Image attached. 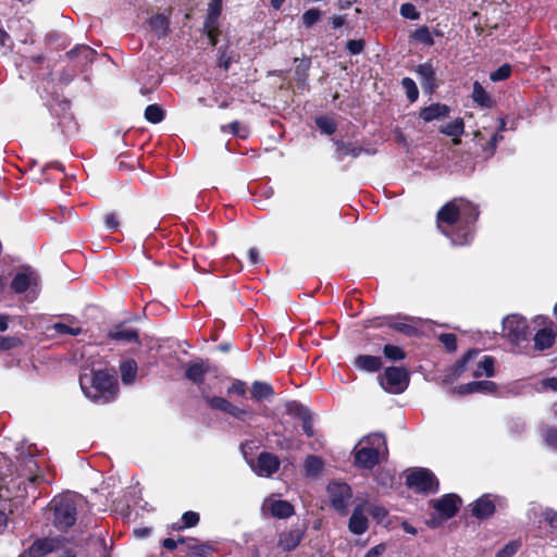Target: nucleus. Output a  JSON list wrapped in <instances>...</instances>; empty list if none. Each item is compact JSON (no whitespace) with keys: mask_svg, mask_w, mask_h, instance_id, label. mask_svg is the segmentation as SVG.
<instances>
[{"mask_svg":"<svg viewBox=\"0 0 557 557\" xmlns=\"http://www.w3.org/2000/svg\"><path fill=\"white\" fill-rule=\"evenodd\" d=\"M480 210L466 198L456 197L445 202L436 213V226L451 244H469L473 240L474 225Z\"/></svg>","mask_w":557,"mask_h":557,"instance_id":"f257e3e1","label":"nucleus"},{"mask_svg":"<svg viewBox=\"0 0 557 557\" xmlns=\"http://www.w3.org/2000/svg\"><path fill=\"white\" fill-rule=\"evenodd\" d=\"M79 385L85 396L95 403H109L117 394L115 377L104 370H91L88 373H82Z\"/></svg>","mask_w":557,"mask_h":557,"instance_id":"f03ea898","label":"nucleus"},{"mask_svg":"<svg viewBox=\"0 0 557 557\" xmlns=\"http://www.w3.org/2000/svg\"><path fill=\"white\" fill-rule=\"evenodd\" d=\"M360 448L355 449V463L362 469H372L387 454V444L383 434L374 433L360 441Z\"/></svg>","mask_w":557,"mask_h":557,"instance_id":"7ed1b4c3","label":"nucleus"},{"mask_svg":"<svg viewBox=\"0 0 557 557\" xmlns=\"http://www.w3.org/2000/svg\"><path fill=\"white\" fill-rule=\"evenodd\" d=\"M54 512L53 524L61 531L71 528L77 519L76 497L70 494L55 496L50 505Z\"/></svg>","mask_w":557,"mask_h":557,"instance_id":"20e7f679","label":"nucleus"},{"mask_svg":"<svg viewBox=\"0 0 557 557\" xmlns=\"http://www.w3.org/2000/svg\"><path fill=\"white\" fill-rule=\"evenodd\" d=\"M409 384V373L403 367H388L381 377V386L393 394L403 393Z\"/></svg>","mask_w":557,"mask_h":557,"instance_id":"39448f33","label":"nucleus"},{"mask_svg":"<svg viewBox=\"0 0 557 557\" xmlns=\"http://www.w3.org/2000/svg\"><path fill=\"white\" fill-rule=\"evenodd\" d=\"M327 495L332 507L339 513L346 515L349 500L352 497L350 486L345 482H331L327 485Z\"/></svg>","mask_w":557,"mask_h":557,"instance_id":"423d86ee","label":"nucleus"},{"mask_svg":"<svg viewBox=\"0 0 557 557\" xmlns=\"http://www.w3.org/2000/svg\"><path fill=\"white\" fill-rule=\"evenodd\" d=\"M407 485L416 488L419 492H435L438 486V482L434 474L428 469H419L407 476Z\"/></svg>","mask_w":557,"mask_h":557,"instance_id":"0eeeda50","label":"nucleus"},{"mask_svg":"<svg viewBox=\"0 0 557 557\" xmlns=\"http://www.w3.org/2000/svg\"><path fill=\"white\" fill-rule=\"evenodd\" d=\"M503 327L511 343L519 344L527 339L528 323L524 318L516 314L508 315L503 321Z\"/></svg>","mask_w":557,"mask_h":557,"instance_id":"6e6552de","label":"nucleus"},{"mask_svg":"<svg viewBox=\"0 0 557 557\" xmlns=\"http://www.w3.org/2000/svg\"><path fill=\"white\" fill-rule=\"evenodd\" d=\"M38 284V275L36 271L32 267H23L20 272L13 277L11 282V288L17 293L22 294L26 292L32 286H37Z\"/></svg>","mask_w":557,"mask_h":557,"instance_id":"1a4fd4ad","label":"nucleus"},{"mask_svg":"<svg viewBox=\"0 0 557 557\" xmlns=\"http://www.w3.org/2000/svg\"><path fill=\"white\" fill-rule=\"evenodd\" d=\"M64 544L62 537H44L35 541L28 548L32 557H42L49 553L60 549Z\"/></svg>","mask_w":557,"mask_h":557,"instance_id":"9d476101","label":"nucleus"},{"mask_svg":"<svg viewBox=\"0 0 557 557\" xmlns=\"http://www.w3.org/2000/svg\"><path fill=\"white\" fill-rule=\"evenodd\" d=\"M461 499L456 494H447L440 499L433 500V508L441 515L443 519L453 518Z\"/></svg>","mask_w":557,"mask_h":557,"instance_id":"9b49d317","label":"nucleus"},{"mask_svg":"<svg viewBox=\"0 0 557 557\" xmlns=\"http://www.w3.org/2000/svg\"><path fill=\"white\" fill-rule=\"evenodd\" d=\"M305 528H293L278 534L277 546L284 552L294 550L301 542Z\"/></svg>","mask_w":557,"mask_h":557,"instance_id":"f8f14e48","label":"nucleus"},{"mask_svg":"<svg viewBox=\"0 0 557 557\" xmlns=\"http://www.w3.org/2000/svg\"><path fill=\"white\" fill-rule=\"evenodd\" d=\"M213 370L214 368L208 360H198L187 363L185 376L193 383L201 385L203 383L205 375Z\"/></svg>","mask_w":557,"mask_h":557,"instance_id":"ddd939ff","label":"nucleus"},{"mask_svg":"<svg viewBox=\"0 0 557 557\" xmlns=\"http://www.w3.org/2000/svg\"><path fill=\"white\" fill-rule=\"evenodd\" d=\"M366 503L359 504L352 511L348 522V529L351 533L360 535L369 528V520L366 516Z\"/></svg>","mask_w":557,"mask_h":557,"instance_id":"4468645a","label":"nucleus"},{"mask_svg":"<svg viewBox=\"0 0 557 557\" xmlns=\"http://www.w3.org/2000/svg\"><path fill=\"white\" fill-rule=\"evenodd\" d=\"M450 108L441 102L432 103L428 107H423L419 111V117L424 122H432L434 120L446 119L449 116Z\"/></svg>","mask_w":557,"mask_h":557,"instance_id":"2eb2a0df","label":"nucleus"},{"mask_svg":"<svg viewBox=\"0 0 557 557\" xmlns=\"http://www.w3.org/2000/svg\"><path fill=\"white\" fill-rule=\"evenodd\" d=\"M496 384L492 381L470 382L451 388L453 394L468 395L473 393H494Z\"/></svg>","mask_w":557,"mask_h":557,"instance_id":"dca6fc26","label":"nucleus"},{"mask_svg":"<svg viewBox=\"0 0 557 557\" xmlns=\"http://www.w3.org/2000/svg\"><path fill=\"white\" fill-rule=\"evenodd\" d=\"M335 146L334 156L337 161H343L346 157L358 158L363 151V147L355 143H346L341 139H333Z\"/></svg>","mask_w":557,"mask_h":557,"instance_id":"f3484780","label":"nucleus"},{"mask_svg":"<svg viewBox=\"0 0 557 557\" xmlns=\"http://www.w3.org/2000/svg\"><path fill=\"white\" fill-rule=\"evenodd\" d=\"M280 461L276 456L269 453H261L257 460L256 472L259 475L271 476L278 470Z\"/></svg>","mask_w":557,"mask_h":557,"instance_id":"a211bd4d","label":"nucleus"},{"mask_svg":"<svg viewBox=\"0 0 557 557\" xmlns=\"http://www.w3.org/2000/svg\"><path fill=\"white\" fill-rule=\"evenodd\" d=\"M495 511V503L491 495H483L471 504V512L478 519H486Z\"/></svg>","mask_w":557,"mask_h":557,"instance_id":"6ab92c4d","label":"nucleus"},{"mask_svg":"<svg viewBox=\"0 0 557 557\" xmlns=\"http://www.w3.org/2000/svg\"><path fill=\"white\" fill-rule=\"evenodd\" d=\"M50 110L59 119L58 124L62 128H64L74 120V116L71 112V101L67 99L57 100L51 104Z\"/></svg>","mask_w":557,"mask_h":557,"instance_id":"aec40b11","label":"nucleus"},{"mask_svg":"<svg viewBox=\"0 0 557 557\" xmlns=\"http://www.w3.org/2000/svg\"><path fill=\"white\" fill-rule=\"evenodd\" d=\"M417 73L420 76L422 86L429 89L430 92H433L437 88L436 73L430 61L419 64L417 66Z\"/></svg>","mask_w":557,"mask_h":557,"instance_id":"412c9836","label":"nucleus"},{"mask_svg":"<svg viewBox=\"0 0 557 557\" xmlns=\"http://www.w3.org/2000/svg\"><path fill=\"white\" fill-rule=\"evenodd\" d=\"M441 134L453 137V143L455 145L460 144V137L465 133V122L463 119L457 117L454 121L440 126L438 128Z\"/></svg>","mask_w":557,"mask_h":557,"instance_id":"4be33fe9","label":"nucleus"},{"mask_svg":"<svg viewBox=\"0 0 557 557\" xmlns=\"http://www.w3.org/2000/svg\"><path fill=\"white\" fill-rule=\"evenodd\" d=\"M108 335L110 338H112L114 341L127 342V343H132V342L137 343L138 338H139L138 332L136 330L127 327L124 324H119V325L113 326L109 331Z\"/></svg>","mask_w":557,"mask_h":557,"instance_id":"5701e85b","label":"nucleus"},{"mask_svg":"<svg viewBox=\"0 0 557 557\" xmlns=\"http://www.w3.org/2000/svg\"><path fill=\"white\" fill-rule=\"evenodd\" d=\"M471 98L482 109H491L494 106V100L485 90L482 84L478 81L473 83V90Z\"/></svg>","mask_w":557,"mask_h":557,"instance_id":"b1692460","label":"nucleus"},{"mask_svg":"<svg viewBox=\"0 0 557 557\" xmlns=\"http://www.w3.org/2000/svg\"><path fill=\"white\" fill-rule=\"evenodd\" d=\"M294 62L296 63L295 79L298 86L304 87L308 84L311 59L307 57L301 59L295 58Z\"/></svg>","mask_w":557,"mask_h":557,"instance_id":"393cba45","label":"nucleus"},{"mask_svg":"<svg viewBox=\"0 0 557 557\" xmlns=\"http://www.w3.org/2000/svg\"><path fill=\"white\" fill-rule=\"evenodd\" d=\"M148 24L158 37H165L170 33V20L161 13L153 14Z\"/></svg>","mask_w":557,"mask_h":557,"instance_id":"a878e982","label":"nucleus"},{"mask_svg":"<svg viewBox=\"0 0 557 557\" xmlns=\"http://www.w3.org/2000/svg\"><path fill=\"white\" fill-rule=\"evenodd\" d=\"M355 366L363 371L375 372L382 367V359L376 356L360 355L355 359Z\"/></svg>","mask_w":557,"mask_h":557,"instance_id":"bb28decb","label":"nucleus"},{"mask_svg":"<svg viewBox=\"0 0 557 557\" xmlns=\"http://www.w3.org/2000/svg\"><path fill=\"white\" fill-rule=\"evenodd\" d=\"M95 54L96 51L87 45H78L66 53L71 60L79 59L83 64L92 62Z\"/></svg>","mask_w":557,"mask_h":557,"instance_id":"cd10ccee","label":"nucleus"},{"mask_svg":"<svg viewBox=\"0 0 557 557\" xmlns=\"http://www.w3.org/2000/svg\"><path fill=\"white\" fill-rule=\"evenodd\" d=\"M270 512L275 518L285 519L294 515V507L287 500H272L270 503Z\"/></svg>","mask_w":557,"mask_h":557,"instance_id":"c85d7f7f","label":"nucleus"},{"mask_svg":"<svg viewBox=\"0 0 557 557\" xmlns=\"http://www.w3.org/2000/svg\"><path fill=\"white\" fill-rule=\"evenodd\" d=\"M556 333L549 329H542L534 335V346L539 350H544L553 346Z\"/></svg>","mask_w":557,"mask_h":557,"instance_id":"c756f323","label":"nucleus"},{"mask_svg":"<svg viewBox=\"0 0 557 557\" xmlns=\"http://www.w3.org/2000/svg\"><path fill=\"white\" fill-rule=\"evenodd\" d=\"M273 394L274 391L269 383L256 381L251 385V397L257 401L268 399L273 396Z\"/></svg>","mask_w":557,"mask_h":557,"instance_id":"7c9ffc66","label":"nucleus"},{"mask_svg":"<svg viewBox=\"0 0 557 557\" xmlns=\"http://www.w3.org/2000/svg\"><path fill=\"white\" fill-rule=\"evenodd\" d=\"M201 396L211 409L226 412L230 401L223 397L211 396L206 388H201Z\"/></svg>","mask_w":557,"mask_h":557,"instance_id":"2f4dec72","label":"nucleus"},{"mask_svg":"<svg viewBox=\"0 0 557 557\" xmlns=\"http://www.w3.org/2000/svg\"><path fill=\"white\" fill-rule=\"evenodd\" d=\"M121 380L125 385L134 383L137 374V363L134 360L124 361L121 367Z\"/></svg>","mask_w":557,"mask_h":557,"instance_id":"473e14b6","label":"nucleus"},{"mask_svg":"<svg viewBox=\"0 0 557 557\" xmlns=\"http://www.w3.org/2000/svg\"><path fill=\"white\" fill-rule=\"evenodd\" d=\"M483 374L491 377L494 375V359L490 356H484L481 361L478 362L475 369L472 371V376L480 377Z\"/></svg>","mask_w":557,"mask_h":557,"instance_id":"72a5a7b5","label":"nucleus"},{"mask_svg":"<svg viewBox=\"0 0 557 557\" xmlns=\"http://www.w3.org/2000/svg\"><path fill=\"white\" fill-rule=\"evenodd\" d=\"M221 132L230 133L242 139H246L249 136V128L242 125L239 121H233L230 124L221 125Z\"/></svg>","mask_w":557,"mask_h":557,"instance_id":"f704fd0d","label":"nucleus"},{"mask_svg":"<svg viewBox=\"0 0 557 557\" xmlns=\"http://www.w3.org/2000/svg\"><path fill=\"white\" fill-rule=\"evenodd\" d=\"M144 115L148 122L152 124H158L164 120L165 112L159 104L154 103L147 106Z\"/></svg>","mask_w":557,"mask_h":557,"instance_id":"c9c22d12","label":"nucleus"},{"mask_svg":"<svg viewBox=\"0 0 557 557\" xmlns=\"http://www.w3.org/2000/svg\"><path fill=\"white\" fill-rule=\"evenodd\" d=\"M315 125L321 133L326 135H333L337 129V123L335 120L326 115L317 116Z\"/></svg>","mask_w":557,"mask_h":557,"instance_id":"e433bc0d","label":"nucleus"},{"mask_svg":"<svg viewBox=\"0 0 557 557\" xmlns=\"http://www.w3.org/2000/svg\"><path fill=\"white\" fill-rule=\"evenodd\" d=\"M323 461L320 457L308 456L305 460V472L308 476H317L322 470Z\"/></svg>","mask_w":557,"mask_h":557,"instance_id":"4c0bfd02","label":"nucleus"},{"mask_svg":"<svg viewBox=\"0 0 557 557\" xmlns=\"http://www.w3.org/2000/svg\"><path fill=\"white\" fill-rule=\"evenodd\" d=\"M411 38L418 42L424 44L425 46H433L434 38L426 25L418 27L412 34Z\"/></svg>","mask_w":557,"mask_h":557,"instance_id":"58836bf2","label":"nucleus"},{"mask_svg":"<svg viewBox=\"0 0 557 557\" xmlns=\"http://www.w3.org/2000/svg\"><path fill=\"white\" fill-rule=\"evenodd\" d=\"M223 9V0H211L205 22L218 24Z\"/></svg>","mask_w":557,"mask_h":557,"instance_id":"ea45409f","label":"nucleus"},{"mask_svg":"<svg viewBox=\"0 0 557 557\" xmlns=\"http://www.w3.org/2000/svg\"><path fill=\"white\" fill-rule=\"evenodd\" d=\"M233 63V51L227 46L218 49V66L228 71Z\"/></svg>","mask_w":557,"mask_h":557,"instance_id":"a19ab883","label":"nucleus"},{"mask_svg":"<svg viewBox=\"0 0 557 557\" xmlns=\"http://www.w3.org/2000/svg\"><path fill=\"white\" fill-rule=\"evenodd\" d=\"M401 87L406 92V96L410 102L417 101L419 97V89L414 81L410 77H404L401 79Z\"/></svg>","mask_w":557,"mask_h":557,"instance_id":"79ce46f5","label":"nucleus"},{"mask_svg":"<svg viewBox=\"0 0 557 557\" xmlns=\"http://www.w3.org/2000/svg\"><path fill=\"white\" fill-rule=\"evenodd\" d=\"M480 354V350L478 349H471L469 350L465 357L455 366L454 368V375L460 376L468 368V363L472 361L478 355Z\"/></svg>","mask_w":557,"mask_h":557,"instance_id":"37998d69","label":"nucleus"},{"mask_svg":"<svg viewBox=\"0 0 557 557\" xmlns=\"http://www.w3.org/2000/svg\"><path fill=\"white\" fill-rule=\"evenodd\" d=\"M203 32L207 35L209 42L211 46H216L219 41V36L221 34L218 24H211L210 22H205Z\"/></svg>","mask_w":557,"mask_h":557,"instance_id":"c03bdc74","label":"nucleus"},{"mask_svg":"<svg viewBox=\"0 0 557 557\" xmlns=\"http://www.w3.org/2000/svg\"><path fill=\"white\" fill-rule=\"evenodd\" d=\"M511 72H512L511 65L508 63H505V64L500 65L496 71H494L490 74V79L492 82L505 81L510 77Z\"/></svg>","mask_w":557,"mask_h":557,"instance_id":"a18cd8bd","label":"nucleus"},{"mask_svg":"<svg viewBox=\"0 0 557 557\" xmlns=\"http://www.w3.org/2000/svg\"><path fill=\"white\" fill-rule=\"evenodd\" d=\"M406 320H409V319L406 318ZM389 326L393 330H395L397 332H400V333H403V334H405L407 336L416 335L417 332H418L417 329L413 325L407 323L405 321V319L403 321L393 322V323L389 324Z\"/></svg>","mask_w":557,"mask_h":557,"instance_id":"49530a36","label":"nucleus"},{"mask_svg":"<svg viewBox=\"0 0 557 557\" xmlns=\"http://www.w3.org/2000/svg\"><path fill=\"white\" fill-rule=\"evenodd\" d=\"M383 352L387 359L393 361L403 360L406 356L400 347L391 344L384 346Z\"/></svg>","mask_w":557,"mask_h":557,"instance_id":"de8ad7c7","label":"nucleus"},{"mask_svg":"<svg viewBox=\"0 0 557 557\" xmlns=\"http://www.w3.org/2000/svg\"><path fill=\"white\" fill-rule=\"evenodd\" d=\"M320 18L321 11L315 8L307 10L301 16L302 23L307 28L312 27Z\"/></svg>","mask_w":557,"mask_h":557,"instance_id":"09e8293b","label":"nucleus"},{"mask_svg":"<svg viewBox=\"0 0 557 557\" xmlns=\"http://www.w3.org/2000/svg\"><path fill=\"white\" fill-rule=\"evenodd\" d=\"M366 48L364 39H349L346 41L345 49L350 55L360 54Z\"/></svg>","mask_w":557,"mask_h":557,"instance_id":"8fccbe9b","label":"nucleus"},{"mask_svg":"<svg viewBox=\"0 0 557 557\" xmlns=\"http://www.w3.org/2000/svg\"><path fill=\"white\" fill-rule=\"evenodd\" d=\"M399 12L403 17L408 18V20L414 21L420 17V12L417 10L414 4H412L410 2L403 3L400 5Z\"/></svg>","mask_w":557,"mask_h":557,"instance_id":"3c124183","label":"nucleus"},{"mask_svg":"<svg viewBox=\"0 0 557 557\" xmlns=\"http://www.w3.org/2000/svg\"><path fill=\"white\" fill-rule=\"evenodd\" d=\"M287 411L290 414L299 418L301 421L306 420L310 416V412L305 407H302L301 405H299L297 403H289L287 405Z\"/></svg>","mask_w":557,"mask_h":557,"instance_id":"603ef678","label":"nucleus"},{"mask_svg":"<svg viewBox=\"0 0 557 557\" xmlns=\"http://www.w3.org/2000/svg\"><path fill=\"white\" fill-rule=\"evenodd\" d=\"M199 515L195 511H186L182 516L183 524L177 527L178 530H182L184 528H191L198 524L199 522Z\"/></svg>","mask_w":557,"mask_h":557,"instance_id":"864d4df0","label":"nucleus"},{"mask_svg":"<svg viewBox=\"0 0 557 557\" xmlns=\"http://www.w3.org/2000/svg\"><path fill=\"white\" fill-rule=\"evenodd\" d=\"M542 436L547 446L557 449V428H546L542 431Z\"/></svg>","mask_w":557,"mask_h":557,"instance_id":"5fc2aeb1","label":"nucleus"},{"mask_svg":"<svg viewBox=\"0 0 557 557\" xmlns=\"http://www.w3.org/2000/svg\"><path fill=\"white\" fill-rule=\"evenodd\" d=\"M103 223L107 230L115 232L121 224L120 216L115 212H109L104 214Z\"/></svg>","mask_w":557,"mask_h":557,"instance_id":"6e6d98bb","label":"nucleus"},{"mask_svg":"<svg viewBox=\"0 0 557 557\" xmlns=\"http://www.w3.org/2000/svg\"><path fill=\"white\" fill-rule=\"evenodd\" d=\"M191 557H208L211 546L208 544H188Z\"/></svg>","mask_w":557,"mask_h":557,"instance_id":"4d7b16f0","label":"nucleus"},{"mask_svg":"<svg viewBox=\"0 0 557 557\" xmlns=\"http://www.w3.org/2000/svg\"><path fill=\"white\" fill-rule=\"evenodd\" d=\"M51 327L60 334H70L76 336L83 333L81 327H71L67 324L61 322L54 323Z\"/></svg>","mask_w":557,"mask_h":557,"instance_id":"13d9d810","label":"nucleus"},{"mask_svg":"<svg viewBox=\"0 0 557 557\" xmlns=\"http://www.w3.org/2000/svg\"><path fill=\"white\" fill-rule=\"evenodd\" d=\"M519 547V541H511L496 554V557H512L517 553Z\"/></svg>","mask_w":557,"mask_h":557,"instance_id":"bf43d9fd","label":"nucleus"},{"mask_svg":"<svg viewBox=\"0 0 557 557\" xmlns=\"http://www.w3.org/2000/svg\"><path fill=\"white\" fill-rule=\"evenodd\" d=\"M441 343L447 348L449 351H455L457 348V339L456 336L451 333H445L440 335Z\"/></svg>","mask_w":557,"mask_h":557,"instance_id":"052dcab7","label":"nucleus"},{"mask_svg":"<svg viewBox=\"0 0 557 557\" xmlns=\"http://www.w3.org/2000/svg\"><path fill=\"white\" fill-rule=\"evenodd\" d=\"M369 513L376 522H382L387 516V510L382 506H370L368 508Z\"/></svg>","mask_w":557,"mask_h":557,"instance_id":"680f3d73","label":"nucleus"},{"mask_svg":"<svg viewBox=\"0 0 557 557\" xmlns=\"http://www.w3.org/2000/svg\"><path fill=\"white\" fill-rule=\"evenodd\" d=\"M227 393L244 396L246 393V383L240 380H235L233 384L227 388Z\"/></svg>","mask_w":557,"mask_h":557,"instance_id":"e2e57ef3","label":"nucleus"},{"mask_svg":"<svg viewBox=\"0 0 557 557\" xmlns=\"http://www.w3.org/2000/svg\"><path fill=\"white\" fill-rule=\"evenodd\" d=\"M503 138L504 137L503 135L499 134V132L494 133L488 143L486 144V147H484V150L493 154L496 150L498 141L503 140Z\"/></svg>","mask_w":557,"mask_h":557,"instance_id":"0e129e2a","label":"nucleus"},{"mask_svg":"<svg viewBox=\"0 0 557 557\" xmlns=\"http://www.w3.org/2000/svg\"><path fill=\"white\" fill-rule=\"evenodd\" d=\"M226 413L237 418V419H242L243 416H245L247 413V411L245 409H242L235 405H233L232 403L230 404L227 410H226Z\"/></svg>","mask_w":557,"mask_h":557,"instance_id":"69168bd1","label":"nucleus"},{"mask_svg":"<svg viewBox=\"0 0 557 557\" xmlns=\"http://www.w3.org/2000/svg\"><path fill=\"white\" fill-rule=\"evenodd\" d=\"M329 22H330V24H331V26H332L333 28H335V29H336V28H339V27H342V26L345 24V22H346V20H345V15H333V16H331V17H330Z\"/></svg>","mask_w":557,"mask_h":557,"instance_id":"338daca9","label":"nucleus"},{"mask_svg":"<svg viewBox=\"0 0 557 557\" xmlns=\"http://www.w3.org/2000/svg\"><path fill=\"white\" fill-rule=\"evenodd\" d=\"M247 256L251 264H257L260 262V253L256 248H250L247 251Z\"/></svg>","mask_w":557,"mask_h":557,"instance_id":"774afa93","label":"nucleus"}]
</instances>
